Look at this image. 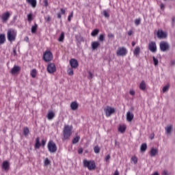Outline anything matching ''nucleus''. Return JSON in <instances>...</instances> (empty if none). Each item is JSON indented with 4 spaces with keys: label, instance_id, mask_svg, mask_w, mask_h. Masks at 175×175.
I'll use <instances>...</instances> for the list:
<instances>
[{
    "label": "nucleus",
    "instance_id": "obj_6",
    "mask_svg": "<svg viewBox=\"0 0 175 175\" xmlns=\"http://www.w3.org/2000/svg\"><path fill=\"white\" fill-rule=\"evenodd\" d=\"M43 59L45 62H50L53 59V53L50 51H46L43 55Z\"/></svg>",
    "mask_w": 175,
    "mask_h": 175
},
{
    "label": "nucleus",
    "instance_id": "obj_43",
    "mask_svg": "<svg viewBox=\"0 0 175 175\" xmlns=\"http://www.w3.org/2000/svg\"><path fill=\"white\" fill-rule=\"evenodd\" d=\"M152 59H153L154 66H157V65L159 64L158 59L155 58V57L153 56Z\"/></svg>",
    "mask_w": 175,
    "mask_h": 175
},
{
    "label": "nucleus",
    "instance_id": "obj_11",
    "mask_svg": "<svg viewBox=\"0 0 175 175\" xmlns=\"http://www.w3.org/2000/svg\"><path fill=\"white\" fill-rule=\"evenodd\" d=\"M1 18L2 20V23H8L9 18H10V12H4L1 16Z\"/></svg>",
    "mask_w": 175,
    "mask_h": 175
},
{
    "label": "nucleus",
    "instance_id": "obj_15",
    "mask_svg": "<svg viewBox=\"0 0 175 175\" xmlns=\"http://www.w3.org/2000/svg\"><path fill=\"white\" fill-rule=\"evenodd\" d=\"M70 109L74 111L79 109V103H77V101H73L70 103Z\"/></svg>",
    "mask_w": 175,
    "mask_h": 175
},
{
    "label": "nucleus",
    "instance_id": "obj_27",
    "mask_svg": "<svg viewBox=\"0 0 175 175\" xmlns=\"http://www.w3.org/2000/svg\"><path fill=\"white\" fill-rule=\"evenodd\" d=\"M118 131L119 132H120V133H124L125 131H126V126H125L124 125H120L118 128Z\"/></svg>",
    "mask_w": 175,
    "mask_h": 175
},
{
    "label": "nucleus",
    "instance_id": "obj_64",
    "mask_svg": "<svg viewBox=\"0 0 175 175\" xmlns=\"http://www.w3.org/2000/svg\"><path fill=\"white\" fill-rule=\"evenodd\" d=\"M152 175H159V174L158 172H154V174H152Z\"/></svg>",
    "mask_w": 175,
    "mask_h": 175
},
{
    "label": "nucleus",
    "instance_id": "obj_24",
    "mask_svg": "<svg viewBox=\"0 0 175 175\" xmlns=\"http://www.w3.org/2000/svg\"><path fill=\"white\" fill-rule=\"evenodd\" d=\"M133 54L134 55H135V57H139V55H140V47L139 46H136L134 51H133Z\"/></svg>",
    "mask_w": 175,
    "mask_h": 175
},
{
    "label": "nucleus",
    "instance_id": "obj_62",
    "mask_svg": "<svg viewBox=\"0 0 175 175\" xmlns=\"http://www.w3.org/2000/svg\"><path fill=\"white\" fill-rule=\"evenodd\" d=\"M133 47H135V46H136V42H135V41H133L131 43Z\"/></svg>",
    "mask_w": 175,
    "mask_h": 175
},
{
    "label": "nucleus",
    "instance_id": "obj_33",
    "mask_svg": "<svg viewBox=\"0 0 175 175\" xmlns=\"http://www.w3.org/2000/svg\"><path fill=\"white\" fill-rule=\"evenodd\" d=\"M98 33H99V29H95L94 30H93L92 31L91 35H92V36L95 38V36H96L98 35Z\"/></svg>",
    "mask_w": 175,
    "mask_h": 175
},
{
    "label": "nucleus",
    "instance_id": "obj_46",
    "mask_svg": "<svg viewBox=\"0 0 175 175\" xmlns=\"http://www.w3.org/2000/svg\"><path fill=\"white\" fill-rule=\"evenodd\" d=\"M44 20L46 23H50V21H51V17L48 15L44 18Z\"/></svg>",
    "mask_w": 175,
    "mask_h": 175
},
{
    "label": "nucleus",
    "instance_id": "obj_58",
    "mask_svg": "<svg viewBox=\"0 0 175 175\" xmlns=\"http://www.w3.org/2000/svg\"><path fill=\"white\" fill-rule=\"evenodd\" d=\"M113 175H120V172H118V170H116L113 174Z\"/></svg>",
    "mask_w": 175,
    "mask_h": 175
},
{
    "label": "nucleus",
    "instance_id": "obj_40",
    "mask_svg": "<svg viewBox=\"0 0 175 175\" xmlns=\"http://www.w3.org/2000/svg\"><path fill=\"white\" fill-rule=\"evenodd\" d=\"M88 79H89V80H92V79H94V74H92V72H91V71H88Z\"/></svg>",
    "mask_w": 175,
    "mask_h": 175
},
{
    "label": "nucleus",
    "instance_id": "obj_16",
    "mask_svg": "<svg viewBox=\"0 0 175 175\" xmlns=\"http://www.w3.org/2000/svg\"><path fill=\"white\" fill-rule=\"evenodd\" d=\"M10 167V164H9V162L8 161H5L3 162L2 169H3V170H5V172H8Z\"/></svg>",
    "mask_w": 175,
    "mask_h": 175
},
{
    "label": "nucleus",
    "instance_id": "obj_47",
    "mask_svg": "<svg viewBox=\"0 0 175 175\" xmlns=\"http://www.w3.org/2000/svg\"><path fill=\"white\" fill-rule=\"evenodd\" d=\"M43 6L47 8V6H49V0H43Z\"/></svg>",
    "mask_w": 175,
    "mask_h": 175
},
{
    "label": "nucleus",
    "instance_id": "obj_61",
    "mask_svg": "<svg viewBox=\"0 0 175 175\" xmlns=\"http://www.w3.org/2000/svg\"><path fill=\"white\" fill-rule=\"evenodd\" d=\"M62 17L61 13H57V18H61Z\"/></svg>",
    "mask_w": 175,
    "mask_h": 175
},
{
    "label": "nucleus",
    "instance_id": "obj_37",
    "mask_svg": "<svg viewBox=\"0 0 175 175\" xmlns=\"http://www.w3.org/2000/svg\"><path fill=\"white\" fill-rule=\"evenodd\" d=\"M51 163V161L49 159V158H46L44 162V166H49Z\"/></svg>",
    "mask_w": 175,
    "mask_h": 175
},
{
    "label": "nucleus",
    "instance_id": "obj_63",
    "mask_svg": "<svg viewBox=\"0 0 175 175\" xmlns=\"http://www.w3.org/2000/svg\"><path fill=\"white\" fill-rule=\"evenodd\" d=\"M154 134H152L150 136V139L151 140H152V139H154Z\"/></svg>",
    "mask_w": 175,
    "mask_h": 175
},
{
    "label": "nucleus",
    "instance_id": "obj_51",
    "mask_svg": "<svg viewBox=\"0 0 175 175\" xmlns=\"http://www.w3.org/2000/svg\"><path fill=\"white\" fill-rule=\"evenodd\" d=\"M110 158H111L110 154H108V155L105 157V161H106V162H109Z\"/></svg>",
    "mask_w": 175,
    "mask_h": 175
},
{
    "label": "nucleus",
    "instance_id": "obj_50",
    "mask_svg": "<svg viewBox=\"0 0 175 175\" xmlns=\"http://www.w3.org/2000/svg\"><path fill=\"white\" fill-rule=\"evenodd\" d=\"M41 146H42L43 147H44V146H46V140L42 139Z\"/></svg>",
    "mask_w": 175,
    "mask_h": 175
},
{
    "label": "nucleus",
    "instance_id": "obj_41",
    "mask_svg": "<svg viewBox=\"0 0 175 175\" xmlns=\"http://www.w3.org/2000/svg\"><path fill=\"white\" fill-rule=\"evenodd\" d=\"M131 161L133 162V163H135V165H136V163H137V157L136 156L132 157Z\"/></svg>",
    "mask_w": 175,
    "mask_h": 175
},
{
    "label": "nucleus",
    "instance_id": "obj_52",
    "mask_svg": "<svg viewBox=\"0 0 175 175\" xmlns=\"http://www.w3.org/2000/svg\"><path fill=\"white\" fill-rule=\"evenodd\" d=\"M160 8L161 10H165V5L163 3H161Z\"/></svg>",
    "mask_w": 175,
    "mask_h": 175
},
{
    "label": "nucleus",
    "instance_id": "obj_55",
    "mask_svg": "<svg viewBox=\"0 0 175 175\" xmlns=\"http://www.w3.org/2000/svg\"><path fill=\"white\" fill-rule=\"evenodd\" d=\"M129 94L133 96H135V92L134 90H130Z\"/></svg>",
    "mask_w": 175,
    "mask_h": 175
},
{
    "label": "nucleus",
    "instance_id": "obj_1",
    "mask_svg": "<svg viewBox=\"0 0 175 175\" xmlns=\"http://www.w3.org/2000/svg\"><path fill=\"white\" fill-rule=\"evenodd\" d=\"M73 129V126L69 125H65L63 130V138L62 140H69L70 139V136H72V130Z\"/></svg>",
    "mask_w": 175,
    "mask_h": 175
},
{
    "label": "nucleus",
    "instance_id": "obj_31",
    "mask_svg": "<svg viewBox=\"0 0 175 175\" xmlns=\"http://www.w3.org/2000/svg\"><path fill=\"white\" fill-rule=\"evenodd\" d=\"M36 75H38V71L36 70V69L31 70V76L33 79H35V77H36Z\"/></svg>",
    "mask_w": 175,
    "mask_h": 175
},
{
    "label": "nucleus",
    "instance_id": "obj_54",
    "mask_svg": "<svg viewBox=\"0 0 175 175\" xmlns=\"http://www.w3.org/2000/svg\"><path fill=\"white\" fill-rule=\"evenodd\" d=\"M127 33H128L129 36H132V35L133 33V31L130 30V31H128Z\"/></svg>",
    "mask_w": 175,
    "mask_h": 175
},
{
    "label": "nucleus",
    "instance_id": "obj_17",
    "mask_svg": "<svg viewBox=\"0 0 175 175\" xmlns=\"http://www.w3.org/2000/svg\"><path fill=\"white\" fill-rule=\"evenodd\" d=\"M41 146H42V144H40V138L39 137H38L36 139V144L34 145V148L36 150H39Z\"/></svg>",
    "mask_w": 175,
    "mask_h": 175
},
{
    "label": "nucleus",
    "instance_id": "obj_22",
    "mask_svg": "<svg viewBox=\"0 0 175 175\" xmlns=\"http://www.w3.org/2000/svg\"><path fill=\"white\" fill-rule=\"evenodd\" d=\"M55 117V113L53 112V111H49L47 114V118L48 120H53Z\"/></svg>",
    "mask_w": 175,
    "mask_h": 175
},
{
    "label": "nucleus",
    "instance_id": "obj_59",
    "mask_svg": "<svg viewBox=\"0 0 175 175\" xmlns=\"http://www.w3.org/2000/svg\"><path fill=\"white\" fill-rule=\"evenodd\" d=\"M13 54L14 55H17V51H16V49H13Z\"/></svg>",
    "mask_w": 175,
    "mask_h": 175
},
{
    "label": "nucleus",
    "instance_id": "obj_28",
    "mask_svg": "<svg viewBox=\"0 0 175 175\" xmlns=\"http://www.w3.org/2000/svg\"><path fill=\"white\" fill-rule=\"evenodd\" d=\"M80 142V136L77 135L74 139H72V144H77Z\"/></svg>",
    "mask_w": 175,
    "mask_h": 175
},
{
    "label": "nucleus",
    "instance_id": "obj_32",
    "mask_svg": "<svg viewBox=\"0 0 175 175\" xmlns=\"http://www.w3.org/2000/svg\"><path fill=\"white\" fill-rule=\"evenodd\" d=\"M65 39V33L62 31L58 38L59 42H64V40Z\"/></svg>",
    "mask_w": 175,
    "mask_h": 175
},
{
    "label": "nucleus",
    "instance_id": "obj_10",
    "mask_svg": "<svg viewBox=\"0 0 175 175\" xmlns=\"http://www.w3.org/2000/svg\"><path fill=\"white\" fill-rule=\"evenodd\" d=\"M57 70V68H55V64L54 63H50L47 66V71L49 73H54Z\"/></svg>",
    "mask_w": 175,
    "mask_h": 175
},
{
    "label": "nucleus",
    "instance_id": "obj_12",
    "mask_svg": "<svg viewBox=\"0 0 175 175\" xmlns=\"http://www.w3.org/2000/svg\"><path fill=\"white\" fill-rule=\"evenodd\" d=\"M70 65L72 68L76 69L79 66V62L76 59H71L70 60Z\"/></svg>",
    "mask_w": 175,
    "mask_h": 175
},
{
    "label": "nucleus",
    "instance_id": "obj_19",
    "mask_svg": "<svg viewBox=\"0 0 175 175\" xmlns=\"http://www.w3.org/2000/svg\"><path fill=\"white\" fill-rule=\"evenodd\" d=\"M134 115L131 111H128L126 113V120L129 121V122H131L132 120H133Z\"/></svg>",
    "mask_w": 175,
    "mask_h": 175
},
{
    "label": "nucleus",
    "instance_id": "obj_3",
    "mask_svg": "<svg viewBox=\"0 0 175 175\" xmlns=\"http://www.w3.org/2000/svg\"><path fill=\"white\" fill-rule=\"evenodd\" d=\"M83 167H87L88 170H95V169H96V165L94 160L88 161L87 159H84Z\"/></svg>",
    "mask_w": 175,
    "mask_h": 175
},
{
    "label": "nucleus",
    "instance_id": "obj_18",
    "mask_svg": "<svg viewBox=\"0 0 175 175\" xmlns=\"http://www.w3.org/2000/svg\"><path fill=\"white\" fill-rule=\"evenodd\" d=\"M172 131H173V125L170 124L165 127V133L167 135H172Z\"/></svg>",
    "mask_w": 175,
    "mask_h": 175
},
{
    "label": "nucleus",
    "instance_id": "obj_39",
    "mask_svg": "<svg viewBox=\"0 0 175 175\" xmlns=\"http://www.w3.org/2000/svg\"><path fill=\"white\" fill-rule=\"evenodd\" d=\"M67 72H68V75L69 76H73V75H74L73 68H68V70H67Z\"/></svg>",
    "mask_w": 175,
    "mask_h": 175
},
{
    "label": "nucleus",
    "instance_id": "obj_57",
    "mask_svg": "<svg viewBox=\"0 0 175 175\" xmlns=\"http://www.w3.org/2000/svg\"><path fill=\"white\" fill-rule=\"evenodd\" d=\"M162 175H169V174L167 173V171L164 170L162 173Z\"/></svg>",
    "mask_w": 175,
    "mask_h": 175
},
{
    "label": "nucleus",
    "instance_id": "obj_36",
    "mask_svg": "<svg viewBox=\"0 0 175 175\" xmlns=\"http://www.w3.org/2000/svg\"><path fill=\"white\" fill-rule=\"evenodd\" d=\"M32 20H33V16L32 13H30L27 15V21H29V23H31Z\"/></svg>",
    "mask_w": 175,
    "mask_h": 175
},
{
    "label": "nucleus",
    "instance_id": "obj_60",
    "mask_svg": "<svg viewBox=\"0 0 175 175\" xmlns=\"http://www.w3.org/2000/svg\"><path fill=\"white\" fill-rule=\"evenodd\" d=\"M174 23H175V17L173 16L172 17V25H174Z\"/></svg>",
    "mask_w": 175,
    "mask_h": 175
},
{
    "label": "nucleus",
    "instance_id": "obj_13",
    "mask_svg": "<svg viewBox=\"0 0 175 175\" xmlns=\"http://www.w3.org/2000/svg\"><path fill=\"white\" fill-rule=\"evenodd\" d=\"M167 34L166 33L163 32L162 30H158L157 31V38L159 39H163L165 38H167Z\"/></svg>",
    "mask_w": 175,
    "mask_h": 175
},
{
    "label": "nucleus",
    "instance_id": "obj_20",
    "mask_svg": "<svg viewBox=\"0 0 175 175\" xmlns=\"http://www.w3.org/2000/svg\"><path fill=\"white\" fill-rule=\"evenodd\" d=\"M26 2H27L29 5H31L32 8H36V0H26Z\"/></svg>",
    "mask_w": 175,
    "mask_h": 175
},
{
    "label": "nucleus",
    "instance_id": "obj_14",
    "mask_svg": "<svg viewBox=\"0 0 175 175\" xmlns=\"http://www.w3.org/2000/svg\"><path fill=\"white\" fill-rule=\"evenodd\" d=\"M21 70V67L18 66H14L12 70H11V74L12 75H16V73H18Z\"/></svg>",
    "mask_w": 175,
    "mask_h": 175
},
{
    "label": "nucleus",
    "instance_id": "obj_35",
    "mask_svg": "<svg viewBox=\"0 0 175 175\" xmlns=\"http://www.w3.org/2000/svg\"><path fill=\"white\" fill-rule=\"evenodd\" d=\"M23 134L25 136H28L29 134V129H28V127L23 128Z\"/></svg>",
    "mask_w": 175,
    "mask_h": 175
},
{
    "label": "nucleus",
    "instance_id": "obj_4",
    "mask_svg": "<svg viewBox=\"0 0 175 175\" xmlns=\"http://www.w3.org/2000/svg\"><path fill=\"white\" fill-rule=\"evenodd\" d=\"M48 150L49 151V152H51L53 154H54L55 152H57V144H55L54 141L53 140H50L48 142Z\"/></svg>",
    "mask_w": 175,
    "mask_h": 175
},
{
    "label": "nucleus",
    "instance_id": "obj_21",
    "mask_svg": "<svg viewBox=\"0 0 175 175\" xmlns=\"http://www.w3.org/2000/svg\"><path fill=\"white\" fill-rule=\"evenodd\" d=\"M99 46H100V43L99 42H92V50H96V49H98V47H99Z\"/></svg>",
    "mask_w": 175,
    "mask_h": 175
},
{
    "label": "nucleus",
    "instance_id": "obj_45",
    "mask_svg": "<svg viewBox=\"0 0 175 175\" xmlns=\"http://www.w3.org/2000/svg\"><path fill=\"white\" fill-rule=\"evenodd\" d=\"M73 17V11L71 12L70 14L68 17V21L70 23L72 21V18Z\"/></svg>",
    "mask_w": 175,
    "mask_h": 175
},
{
    "label": "nucleus",
    "instance_id": "obj_56",
    "mask_svg": "<svg viewBox=\"0 0 175 175\" xmlns=\"http://www.w3.org/2000/svg\"><path fill=\"white\" fill-rule=\"evenodd\" d=\"M78 154H83V148H79Z\"/></svg>",
    "mask_w": 175,
    "mask_h": 175
},
{
    "label": "nucleus",
    "instance_id": "obj_8",
    "mask_svg": "<svg viewBox=\"0 0 175 175\" xmlns=\"http://www.w3.org/2000/svg\"><path fill=\"white\" fill-rule=\"evenodd\" d=\"M104 111L107 117H110L111 114H114L116 113V109L110 106H107L104 109Z\"/></svg>",
    "mask_w": 175,
    "mask_h": 175
},
{
    "label": "nucleus",
    "instance_id": "obj_7",
    "mask_svg": "<svg viewBox=\"0 0 175 175\" xmlns=\"http://www.w3.org/2000/svg\"><path fill=\"white\" fill-rule=\"evenodd\" d=\"M118 57H125L128 54V50L125 47H119L116 52Z\"/></svg>",
    "mask_w": 175,
    "mask_h": 175
},
{
    "label": "nucleus",
    "instance_id": "obj_25",
    "mask_svg": "<svg viewBox=\"0 0 175 175\" xmlns=\"http://www.w3.org/2000/svg\"><path fill=\"white\" fill-rule=\"evenodd\" d=\"M146 87V82L144 81H142V82L139 84V90H141L142 91H145Z\"/></svg>",
    "mask_w": 175,
    "mask_h": 175
},
{
    "label": "nucleus",
    "instance_id": "obj_53",
    "mask_svg": "<svg viewBox=\"0 0 175 175\" xmlns=\"http://www.w3.org/2000/svg\"><path fill=\"white\" fill-rule=\"evenodd\" d=\"M60 12H61L62 14H65V13H66V11H65V10L64 8H61Z\"/></svg>",
    "mask_w": 175,
    "mask_h": 175
},
{
    "label": "nucleus",
    "instance_id": "obj_38",
    "mask_svg": "<svg viewBox=\"0 0 175 175\" xmlns=\"http://www.w3.org/2000/svg\"><path fill=\"white\" fill-rule=\"evenodd\" d=\"M94 151L96 154H99V152H100V148L96 146L94 148Z\"/></svg>",
    "mask_w": 175,
    "mask_h": 175
},
{
    "label": "nucleus",
    "instance_id": "obj_29",
    "mask_svg": "<svg viewBox=\"0 0 175 175\" xmlns=\"http://www.w3.org/2000/svg\"><path fill=\"white\" fill-rule=\"evenodd\" d=\"M103 13L104 16L106 18H109V17H110V14H109L110 10H103Z\"/></svg>",
    "mask_w": 175,
    "mask_h": 175
},
{
    "label": "nucleus",
    "instance_id": "obj_9",
    "mask_svg": "<svg viewBox=\"0 0 175 175\" xmlns=\"http://www.w3.org/2000/svg\"><path fill=\"white\" fill-rule=\"evenodd\" d=\"M148 50L152 53H157V43L154 41H151L148 44Z\"/></svg>",
    "mask_w": 175,
    "mask_h": 175
},
{
    "label": "nucleus",
    "instance_id": "obj_26",
    "mask_svg": "<svg viewBox=\"0 0 175 175\" xmlns=\"http://www.w3.org/2000/svg\"><path fill=\"white\" fill-rule=\"evenodd\" d=\"M6 42V36L5 34H0V44H3Z\"/></svg>",
    "mask_w": 175,
    "mask_h": 175
},
{
    "label": "nucleus",
    "instance_id": "obj_42",
    "mask_svg": "<svg viewBox=\"0 0 175 175\" xmlns=\"http://www.w3.org/2000/svg\"><path fill=\"white\" fill-rule=\"evenodd\" d=\"M170 85L169 84L166 85L165 86H164L163 88V92H167V91H169V88H170Z\"/></svg>",
    "mask_w": 175,
    "mask_h": 175
},
{
    "label": "nucleus",
    "instance_id": "obj_44",
    "mask_svg": "<svg viewBox=\"0 0 175 175\" xmlns=\"http://www.w3.org/2000/svg\"><path fill=\"white\" fill-rule=\"evenodd\" d=\"M100 42H104L105 40V34H100L98 38Z\"/></svg>",
    "mask_w": 175,
    "mask_h": 175
},
{
    "label": "nucleus",
    "instance_id": "obj_49",
    "mask_svg": "<svg viewBox=\"0 0 175 175\" xmlns=\"http://www.w3.org/2000/svg\"><path fill=\"white\" fill-rule=\"evenodd\" d=\"M108 38L109 39H113L114 38V34L111 33H108Z\"/></svg>",
    "mask_w": 175,
    "mask_h": 175
},
{
    "label": "nucleus",
    "instance_id": "obj_2",
    "mask_svg": "<svg viewBox=\"0 0 175 175\" xmlns=\"http://www.w3.org/2000/svg\"><path fill=\"white\" fill-rule=\"evenodd\" d=\"M17 37V31L14 29H9L7 32V38L9 42H14Z\"/></svg>",
    "mask_w": 175,
    "mask_h": 175
},
{
    "label": "nucleus",
    "instance_id": "obj_5",
    "mask_svg": "<svg viewBox=\"0 0 175 175\" xmlns=\"http://www.w3.org/2000/svg\"><path fill=\"white\" fill-rule=\"evenodd\" d=\"M159 47L161 51L165 52V51H169V49H170V46L169 45V43L165 41H161L159 43Z\"/></svg>",
    "mask_w": 175,
    "mask_h": 175
},
{
    "label": "nucleus",
    "instance_id": "obj_30",
    "mask_svg": "<svg viewBox=\"0 0 175 175\" xmlns=\"http://www.w3.org/2000/svg\"><path fill=\"white\" fill-rule=\"evenodd\" d=\"M38 31V24L35 23L34 25L31 27V33H36Z\"/></svg>",
    "mask_w": 175,
    "mask_h": 175
},
{
    "label": "nucleus",
    "instance_id": "obj_23",
    "mask_svg": "<svg viewBox=\"0 0 175 175\" xmlns=\"http://www.w3.org/2000/svg\"><path fill=\"white\" fill-rule=\"evenodd\" d=\"M158 154V149H155L152 148L150 151V157H155Z\"/></svg>",
    "mask_w": 175,
    "mask_h": 175
},
{
    "label": "nucleus",
    "instance_id": "obj_34",
    "mask_svg": "<svg viewBox=\"0 0 175 175\" xmlns=\"http://www.w3.org/2000/svg\"><path fill=\"white\" fill-rule=\"evenodd\" d=\"M147 150V144H142L141 146V152H144Z\"/></svg>",
    "mask_w": 175,
    "mask_h": 175
},
{
    "label": "nucleus",
    "instance_id": "obj_48",
    "mask_svg": "<svg viewBox=\"0 0 175 175\" xmlns=\"http://www.w3.org/2000/svg\"><path fill=\"white\" fill-rule=\"evenodd\" d=\"M141 21H142V19H140V18L135 19V25H140Z\"/></svg>",
    "mask_w": 175,
    "mask_h": 175
}]
</instances>
